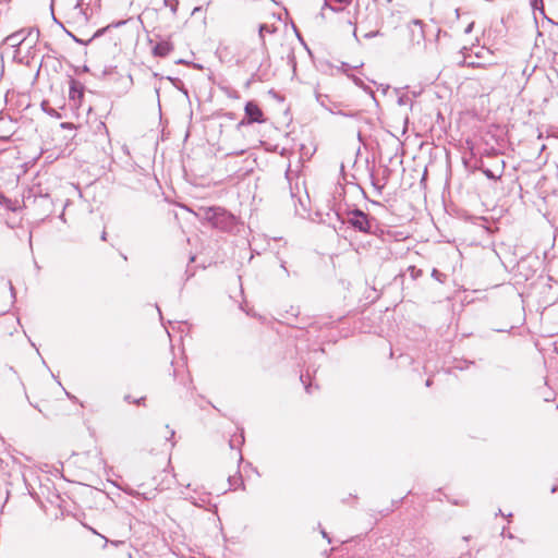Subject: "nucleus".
Instances as JSON below:
<instances>
[{
    "mask_svg": "<svg viewBox=\"0 0 558 558\" xmlns=\"http://www.w3.org/2000/svg\"><path fill=\"white\" fill-rule=\"evenodd\" d=\"M376 223V218L366 214L357 206H353L352 211H349V215L340 220L338 223H330L335 231L338 233L345 231L347 229H352L355 232H360L363 234H375L374 226Z\"/></svg>",
    "mask_w": 558,
    "mask_h": 558,
    "instance_id": "obj_1",
    "label": "nucleus"
},
{
    "mask_svg": "<svg viewBox=\"0 0 558 558\" xmlns=\"http://www.w3.org/2000/svg\"><path fill=\"white\" fill-rule=\"evenodd\" d=\"M205 219L216 229L231 231L235 226V217L222 207H208L204 213Z\"/></svg>",
    "mask_w": 558,
    "mask_h": 558,
    "instance_id": "obj_2",
    "label": "nucleus"
},
{
    "mask_svg": "<svg viewBox=\"0 0 558 558\" xmlns=\"http://www.w3.org/2000/svg\"><path fill=\"white\" fill-rule=\"evenodd\" d=\"M263 122H265L264 112L256 101L250 100L245 104L244 118L238 123L236 129L240 130L244 125Z\"/></svg>",
    "mask_w": 558,
    "mask_h": 558,
    "instance_id": "obj_3",
    "label": "nucleus"
},
{
    "mask_svg": "<svg viewBox=\"0 0 558 558\" xmlns=\"http://www.w3.org/2000/svg\"><path fill=\"white\" fill-rule=\"evenodd\" d=\"M32 198L39 215L48 217L53 211L54 202L49 194L35 195L31 191L29 194L25 196L24 202L29 203Z\"/></svg>",
    "mask_w": 558,
    "mask_h": 558,
    "instance_id": "obj_4",
    "label": "nucleus"
},
{
    "mask_svg": "<svg viewBox=\"0 0 558 558\" xmlns=\"http://www.w3.org/2000/svg\"><path fill=\"white\" fill-rule=\"evenodd\" d=\"M316 100L322 107L332 114H339L347 118H357L360 116L359 111H343L339 109L341 104L332 101L328 95L316 94Z\"/></svg>",
    "mask_w": 558,
    "mask_h": 558,
    "instance_id": "obj_5",
    "label": "nucleus"
},
{
    "mask_svg": "<svg viewBox=\"0 0 558 558\" xmlns=\"http://www.w3.org/2000/svg\"><path fill=\"white\" fill-rule=\"evenodd\" d=\"M353 206L354 205L347 202L342 192H340L338 196L335 195L331 206V211L336 220L333 223H338L340 220L344 219L349 215V211H352Z\"/></svg>",
    "mask_w": 558,
    "mask_h": 558,
    "instance_id": "obj_6",
    "label": "nucleus"
},
{
    "mask_svg": "<svg viewBox=\"0 0 558 558\" xmlns=\"http://www.w3.org/2000/svg\"><path fill=\"white\" fill-rule=\"evenodd\" d=\"M275 31H276L275 27H271L267 24H260L258 27V35H259V39H260V49L252 50L250 52V56H263V58L265 60L269 61V52H268V48L266 46V40H265L264 34L265 33H274Z\"/></svg>",
    "mask_w": 558,
    "mask_h": 558,
    "instance_id": "obj_7",
    "label": "nucleus"
},
{
    "mask_svg": "<svg viewBox=\"0 0 558 558\" xmlns=\"http://www.w3.org/2000/svg\"><path fill=\"white\" fill-rule=\"evenodd\" d=\"M536 264H539V260L536 256L521 258L518 263L519 275L524 277L525 280H529L530 277L535 272L534 265Z\"/></svg>",
    "mask_w": 558,
    "mask_h": 558,
    "instance_id": "obj_8",
    "label": "nucleus"
},
{
    "mask_svg": "<svg viewBox=\"0 0 558 558\" xmlns=\"http://www.w3.org/2000/svg\"><path fill=\"white\" fill-rule=\"evenodd\" d=\"M85 86L77 80L70 76L69 81V98L75 105H81L84 99Z\"/></svg>",
    "mask_w": 558,
    "mask_h": 558,
    "instance_id": "obj_9",
    "label": "nucleus"
},
{
    "mask_svg": "<svg viewBox=\"0 0 558 558\" xmlns=\"http://www.w3.org/2000/svg\"><path fill=\"white\" fill-rule=\"evenodd\" d=\"M173 44L168 39H160L156 45L151 48V53L158 58L167 57L173 50Z\"/></svg>",
    "mask_w": 558,
    "mask_h": 558,
    "instance_id": "obj_10",
    "label": "nucleus"
},
{
    "mask_svg": "<svg viewBox=\"0 0 558 558\" xmlns=\"http://www.w3.org/2000/svg\"><path fill=\"white\" fill-rule=\"evenodd\" d=\"M270 64L269 61L263 60L259 62L257 70L252 74V77L250 81H247V84H251L252 81H265L268 78V69Z\"/></svg>",
    "mask_w": 558,
    "mask_h": 558,
    "instance_id": "obj_11",
    "label": "nucleus"
},
{
    "mask_svg": "<svg viewBox=\"0 0 558 558\" xmlns=\"http://www.w3.org/2000/svg\"><path fill=\"white\" fill-rule=\"evenodd\" d=\"M501 163H502V167H501V170L496 173L495 171L490 170L489 168H484V167H481L480 170L483 172V174L489 179V180H493V181H497L501 178L502 175V172H504V167H505V161L501 160Z\"/></svg>",
    "mask_w": 558,
    "mask_h": 558,
    "instance_id": "obj_12",
    "label": "nucleus"
},
{
    "mask_svg": "<svg viewBox=\"0 0 558 558\" xmlns=\"http://www.w3.org/2000/svg\"><path fill=\"white\" fill-rule=\"evenodd\" d=\"M209 496L210 494L209 493H205L203 494L202 496H199L198 499L196 498H193L191 497V502L196 506V507H199V508H203L205 506V504L209 502Z\"/></svg>",
    "mask_w": 558,
    "mask_h": 558,
    "instance_id": "obj_13",
    "label": "nucleus"
},
{
    "mask_svg": "<svg viewBox=\"0 0 558 558\" xmlns=\"http://www.w3.org/2000/svg\"><path fill=\"white\" fill-rule=\"evenodd\" d=\"M351 77H352V80H353V82H354V84H355L356 86H359V87H361L362 89H364L366 93H368V94L371 95V97H372L373 99H375V93H374V90H373V89H371L367 85H365V83H364L360 77L354 76V75H352Z\"/></svg>",
    "mask_w": 558,
    "mask_h": 558,
    "instance_id": "obj_14",
    "label": "nucleus"
},
{
    "mask_svg": "<svg viewBox=\"0 0 558 558\" xmlns=\"http://www.w3.org/2000/svg\"><path fill=\"white\" fill-rule=\"evenodd\" d=\"M169 81L172 82V84L178 88L180 89L181 92H183L186 96H187V89L184 87V84L182 83V81L178 77H171V76H168L167 77Z\"/></svg>",
    "mask_w": 558,
    "mask_h": 558,
    "instance_id": "obj_15",
    "label": "nucleus"
},
{
    "mask_svg": "<svg viewBox=\"0 0 558 558\" xmlns=\"http://www.w3.org/2000/svg\"><path fill=\"white\" fill-rule=\"evenodd\" d=\"M163 4L169 8L173 14L178 12L179 0H165Z\"/></svg>",
    "mask_w": 558,
    "mask_h": 558,
    "instance_id": "obj_16",
    "label": "nucleus"
},
{
    "mask_svg": "<svg viewBox=\"0 0 558 558\" xmlns=\"http://www.w3.org/2000/svg\"><path fill=\"white\" fill-rule=\"evenodd\" d=\"M195 274H196L195 268L190 267L187 265V267L184 271L183 284H185V282H187L190 279H192L195 276Z\"/></svg>",
    "mask_w": 558,
    "mask_h": 558,
    "instance_id": "obj_17",
    "label": "nucleus"
},
{
    "mask_svg": "<svg viewBox=\"0 0 558 558\" xmlns=\"http://www.w3.org/2000/svg\"><path fill=\"white\" fill-rule=\"evenodd\" d=\"M432 277L439 281V282H444L447 278V276L445 274H442L441 271H439L438 269L434 268L432 270Z\"/></svg>",
    "mask_w": 558,
    "mask_h": 558,
    "instance_id": "obj_18",
    "label": "nucleus"
},
{
    "mask_svg": "<svg viewBox=\"0 0 558 558\" xmlns=\"http://www.w3.org/2000/svg\"><path fill=\"white\" fill-rule=\"evenodd\" d=\"M308 373H310V369L306 371V377H308ZM300 380L303 383L306 392L312 393V387H313L312 383H307L305 380V375L304 374L300 375Z\"/></svg>",
    "mask_w": 558,
    "mask_h": 558,
    "instance_id": "obj_19",
    "label": "nucleus"
},
{
    "mask_svg": "<svg viewBox=\"0 0 558 558\" xmlns=\"http://www.w3.org/2000/svg\"><path fill=\"white\" fill-rule=\"evenodd\" d=\"M53 19H54V21H56L60 26H62V28L66 32V34H68V35H69V36H70V37L75 41V43L81 44V45H86V44H87L86 41H84V40L80 39L78 37H76L73 33H71V32H69L68 29H65V28H64V26H63L59 21H57V19H56V17H53Z\"/></svg>",
    "mask_w": 558,
    "mask_h": 558,
    "instance_id": "obj_20",
    "label": "nucleus"
},
{
    "mask_svg": "<svg viewBox=\"0 0 558 558\" xmlns=\"http://www.w3.org/2000/svg\"><path fill=\"white\" fill-rule=\"evenodd\" d=\"M124 401L129 403H134L137 405L144 404L145 397H141L138 399L132 398L130 395L124 396Z\"/></svg>",
    "mask_w": 558,
    "mask_h": 558,
    "instance_id": "obj_21",
    "label": "nucleus"
},
{
    "mask_svg": "<svg viewBox=\"0 0 558 558\" xmlns=\"http://www.w3.org/2000/svg\"><path fill=\"white\" fill-rule=\"evenodd\" d=\"M531 7L533 10H539L542 14H544V4L543 0H530Z\"/></svg>",
    "mask_w": 558,
    "mask_h": 558,
    "instance_id": "obj_22",
    "label": "nucleus"
},
{
    "mask_svg": "<svg viewBox=\"0 0 558 558\" xmlns=\"http://www.w3.org/2000/svg\"><path fill=\"white\" fill-rule=\"evenodd\" d=\"M408 270L413 279L421 277L423 274L422 269H418L415 266H410Z\"/></svg>",
    "mask_w": 558,
    "mask_h": 558,
    "instance_id": "obj_23",
    "label": "nucleus"
},
{
    "mask_svg": "<svg viewBox=\"0 0 558 558\" xmlns=\"http://www.w3.org/2000/svg\"><path fill=\"white\" fill-rule=\"evenodd\" d=\"M7 284L9 287L11 299H12V304H13L16 300V291H15V288L11 280H8Z\"/></svg>",
    "mask_w": 558,
    "mask_h": 558,
    "instance_id": "obj_24",
    "label": "nucleus"
},
{
    "mask_svg": "<svg viewBox=\"0 0 558 558\" xmlns=\"http://www.w3.org/2000/svg\"><path fill=\"white\" fill-rule=\"evenodd\" d=\"M397 102H398L399 106H404V105L411 102V100H410L408 95L403 94V95L398 97Z\"/></svg>",
    "mask_w": 558,
    "mask_h": 558,
    "instance_id": "obj_25",
    "label": "nucleus"
},
{
    "mask_svg": "<svg viewBox=\"0 0 558 558\" xmlns=\"http://www.w3.org/2000/svg\"><path fill=\"white\" fill-rule=\"evenodd\" d=\"M381 33L379 31H372V32H368L364 35L365 38L367 39H371V38H374V37H377V36H380Z\"/></svg>",
    "mask_w": 558,
    "mask_h": 558,
    "instance_id": "obj_26",
    "label": "nucleus"
},
{
    "mask_svg": "<svg viewBox=\"0 0 558 558\" xmlns=\"http://www.w3.org/2000/svg\"><path fill=\"white\" fill-rule=\"evenodd\" d=\"M244 440H245V439H244V429H243V428H241V433H240V435H239V437H238V442H239V445H243V444H244Z\"/></svg>",
    "mask_w": 558,
    "mask_h": 558,
    "instance_id": "obj_27",
    "label": "nucleus"
},
{
    "mask_svg": "<svg viewBox=\"0 0 558 558\" xmlns=\"http://www.w3.org/2000/svg\"><path fill=\"white\" fill-rule=\"evenodd\" d=\"M280 267L283 269L284 274H286V277H289L290 276V272L289 270L287 269L286 267V262L284 260H280Z\"/></svg>",
    "mask_w": 558,
    "mask_h": 558,
    "instance_id": "obj_28",
    "label": "nucleus"
},
{
    "mask_svg": "<svg viewBox=\"0 0 558 558\" xmlns=\"http://www.w3.org/2000/svg\"><path fill=\"white\" fill-rule=\"evenodd\" d=\"M124 492L130 495V496H133V497H136L138 496L140 494L137 492H135L134 489L132 488H128V489H124Z\"/></svg>",
    "mask_w": 558,
    "mask_h": 558,
    "instance_id": "obj_29",
    "label": "nucleus"
},
{
    "mask_svg": "<svg viewBox=\"0 0 558 558\" xmlns=\"http://www.w3.org/2000/svg\"><path fill=\"white\" fill-rule=\"evenodd\" d=\"M331 2H332L331 0H325L323 9L327 8L330 10L332 7Z\"/></svg>",
    "mask_w": 558,
    "mask_h": 558,
    "instance_id": "obj_30",
    "label": "nucleus"
},
{
    "mask_svg": "<svg viewBox=\"0 0 558 558\" xmlns=\"http://www.w3.org/2000/svg\"><path fill=\"white\" fill-rule=\"evenodd\" d=\"M320 533H322L323 537L328 541V543H331V539L325 530H322Z\"/></svg>",
    "mask_w": 558,
    "mask_h": 558,
    "instance_id": "obj_31",
    "label": "nucleus"
},
{
    "mask_svg": "<svg viewBox=\"0 0 558 558\" xmlns=\"http://www.w3.org/2000/svg\"><path fill=\"white\" fill-rule=\"evenodd\" d=\"M331 1L335 3H338V4H343V3L348 4L351 2V0H331Z\"/></svg>",
    "mask_w": 558,
    "mask_h": 558,
    "instance_id": "obj_32",
    "label": "nucleus"
},
{
    "mask_svg": "<svg viewBox=\"0 0 558 558\" xmlns=\"http://www.w3.org/2000/svg\"><path fill=\"white\" fill-rule=\"evenodd\" d=\"M124 24H125V21H118V22H116V23L111 24V26H113V27H120V26H122V25H124Z\"/></svg>",
    "mask_w": 558,
    "mask_h": 558,
    "instance_id": "obj_33",
    "label": "nucleus"
},
{
    "mask_svg": "<svg viewBox=\"0 0 558 558\" xmlns=\"http://www.w3.org/2000/svg\"><path fill=\"white\" fill-rule=\"evenodd\" d=\"M353 189L357 190L364 197H366V193L362 187H360L359 185H355V186H353Z\"/></svg>",
    "mask_w": 558,
    "mask_h": 558,
    "instance_id": "obj_34",
    "label": "nucleus"
},
{
    "mask_svg": "<svg viewBox=\"0 0 558 558\" xmlns=\"http://www.w3.org/2000/svg\"><path fill=\"white\" fill-rule=\"evenodd\" d=\"M330 10L333 11V12H340V11L343 10V8L332 5Z\"/></svg>",
    "mask_w": 558,
    "mask_h": 558,
    "instance_id": "obj_35",
    "label": "nucleus"
},
{
    "mask_svg": "<svg viewBox=\"0 0 558 558\" xmlns=\"http://www.w3.org/2000/svg\"><path fill=\"white\" fill-rule=\"evenodd\" d=\"M65 395L70 400H76V398L65 390Z\"/></svg>",
    "mask_w": 558,
    "mask_h": 558,
    "instance_id": "obj_36",
    "label": "nucleus"
},
{
    "mask_svg": "<svg viewBox=\"0 0 558 558\" xmlns=\"http://www.w3.org/2000/svg\"><path fill=\"white\" fill-rule=\"evenodd\" d=\"M175 435V432L173 429L170 430V434H169V437L167 438L168 440L172 439Z\"/></svg>",
    "mask_w": 558,
    "mask_h": 558,
    "instance_id": "obj_37",
    "label": "nucleus"
},
{
    "mask_svg": "<svg viewBox=\"0 0 558 558\" xmlns=\"http://www.w3.org/2000/svg\"><path fill=\"white\" fill-rule=\"evenodd\" d=\"M432 384H433L432 378H428V379L425 381V386H426V387H430V386H432Z\"/></svg>",
    "mask_w": 558,
    "mask_h": 558,
    "instance_id": "obj_38",
    "label": "nucleus"
},
{
    "mask_svg": "<svg viewBox=\"0 0 558 558\" xmlns=\"http://www.w3.org/2000/svg\"><path fill=\"white\" fill-rule=\"evenodd\" d=\"M82 5H83V0H77L75 8H80L82 10Z\"/></svg>",
    "mask_w": 558,
    "mask_h": 558,
    "instance_id": "obj_39",
    "label": "nucleus"
},
{
    "mask_svg": "<svg viewBox=\"0 0 558 558\" xmlns=\"http://www.w3.org/2000/svg\"><path fill=\"white\" fill-rule=\"evenodd\" d=\"M196 260V255H191L189 258V263H194Z\"/></svg>",
    "mask_w": 558,
    "mask_h": 558,
    "instance_id": "obj_40",
    "label": "nucleus"
},
{
    "mask_svg": "<svg viewBox=\"0 0 558 558\" xmlns=\"http://www.w3.org/2000/svg\"><path fill=\"white\" fill-rule=\"evenodd\" d=\"M353 37L355 38L356 41H360L359 40V37H357V33H356V28L354 27L353 29Z\"/></svg>",
    "mask_w": 558,
    "mask_h": 558,
    "instance_id": "obj_41",
    "label": "nucleus"
},
{
    "mask_svg": "<svg viewBox=\"0 0 558 558\" xmlns=\"http://www.w3.org/2000/svg\"><path fill=\"white\" fill-rule=\"evenodd\" d=\"M234 442H235V440H234V439H230V441H229V446H230V448H231V449H233V448H234Z\"/></svg>",
    "mask_w": 558,
    "mask_h": 558,
    "instance_id": "obj_42",
    "label": "nucleus"
},
{
    "mask_svg": "<svg viewBox=\"0 0 558 558\" xmlns=\"http://www.w3.org/2000/svg\"><path fill=\"white\" fill-rule=\"evenodd\" d=\"M106 239H107V232H106V231H102V233H101V240H102V241H106Z\"/></svg>",
    "mask_w": 558,
    "mask_h": 558,
    "instance_id": "obj_43",
    "label": "nucleus"
},
{
    "mask_svg": "<svg viewBox=\"0 0 558 558\" xmlns=\"http://www.w3.org/2000/svg\"><path fill=\"white\" fill-rule=\"evenodd\" d=\"M472 27H473V24H470L466 28H465V33H470L472 31Z\"/></svg>",
    "mask_w": 558,
    "mask_h": 558,
    "instance_id": "obj_44",
    "label": "nucleus"
},
{
    "mask_svg": "<svg viewBox=\"0 0 558 558\" xmlns=\"http://www.w3.org/2000/svg\"><path fill=\"white\" fill-rule=\"evenodd\" d=\"M159 92H160V88H159V87H156V88H155V93H156V95H157V98H158V99H159Z\"/></svg>",
    "mask_w": 558,
    "mask_h": 558,
    "instance_id": "obj_45",
    "label": "nucleus"
},
{
    "mask_svg": "<svg viewBox=\"0 0 558 558\" xmlns=\"http://www.w3.org/2000/svg\"><path fill=\"white\" fill-rule=\"evenodd\" d=\"M59 218L63 221H65V218H64V210L60 214Z\"/></svg>",
    "mask_w": 558,
    "mask_h": 558,
    "instance_id": "obj_46",
    "label": "nucleus"
},
{
    "mask_svg": "<svg viewBox=\"0 0 558 558\" xmlns=\"http://www.w3.org/2000/svg\"><path fill=\"white\" fill-rule=\"evenodd\" d=\"M413 23L417 24V25H422V21L421 20H414Z\"/></svg>",
    "mask_w": 558,
    "mask_h": 558,
    "instance_id": "obj_47",
    "label": "nucleus"
},
{
    "mask_svg": "<svg viewBox=\"0 0 558 558\" xmlns=\"http://www.w3.org/2000/svg\"><path fill=\"white\" fill-rule=\"evenodd\" d=\"M82 71H83V72H88V71H89V69H88V66H87V65H84V66L82 68Z\"/></svg>",
    "mask_w": 558,
    "mask_h": 558,
    "instance_id": "obj_48",
    "label": "nucleus"
},
{
    "mask_svg": "<svg viewBox=\"0 0 558 558\" xmlns=\"http://www.w3.org/2000/svg\"><path fill=\"white\" fill-rule=\"evenodd\" d=\"M557 489H558V487H557V486H554V487L551 488V493H556V492H557Z\"/></svg>",
    "mask_w": 558,
    "mask_h": 558,
    "instance_id": "obj_49",
    "label": "nucleus"
},
{
    "mask_svg": "<svg viewBox=\"0 0 558 558\" xmlns=\"http://www.w3.org/2000/svg\"><path fill=\"white\" fill-rule=\"evenodd\" d=\"M507 537H508V538H513L514 536H513V534H512V533H508V534H507Z\"/></svg>",
    "mask_w": 558,
    "mask_h": 558,
    "instance_id": "obj_50",
    "label": "nucleus"
},
{
    "mask_svg": "<svg viewBox=\"0 0 558 558\" xmlns=\"http://www.w3.org/2000/svg\"><path fill=\"white\" fill-rule=\"evenodd\" d=\"M102 32H104V31H98L97 33H95V36H94V37H96V36L100 35Z\"/></svg>",
    "mask_w": 558,
    "mask_h": 558,
    "instance_id": "obj_51",
    "label": "nucleus"
},
{
    "mask_svg": "<svg viewBox=\"0 0 558 558\" xmlns=\"http://www.w3.org/2000/svg\"><path fill=\"white\" fill-rule=\"evenodd\" d=\"M372 204L380 206L381 204L379 202L373 201Z\"/></svg>",
    "mask_w": 558,
    "mask_h": 558,
    "instance_id": "obj_52",
    "label": "nucleus"
},
{
    "mask_svg": "<svg viewBox=\"0 0 558 558\" xmlns=\"http://www.w3.org/2000/svg\"><path fill=\"white\" fill-rule=\"evenodd\" d=\"M228 481H229L230 485L232 486L233 484H232V477L231 476L228 477Z\"/></svg>",
    "mask_w": 558,
    "mask_h": 558,
    "instance_id": "obj_53",
    "label": "nucleus"
},
{
    "mask_svg": "<svg viewBox=\"0 0 558 558\" xmlns=\"http://www.w3.org/2000/svg\"><path fill=\"white\" fill-rule=\"evenodd\" d=\"M496 514H497V515H499V514H500V515H504L500 509L497 511V513H496Z\"/></svg>",
    "mask_w": 558,
    "mask_h": 558,
    "instance_id": "obj_54",
    "label": "nucleus"
},
{
    "mask_svg": "<svg viewBox=\"0 0 558 558\" xmlns=\"http://www.w3.org/2000/svg\"><path fill=\"white\" fill-rule=\"evenodd\" d=\"M239 481H240V482H241V484L243 485V481H242L241 475L239 476Z\"/></svg>",
    "mask_w": 558,
    "mask_h": 558,
    "instance_id": "obj_55",
    "label": "nucleus"
}]
</instances>
